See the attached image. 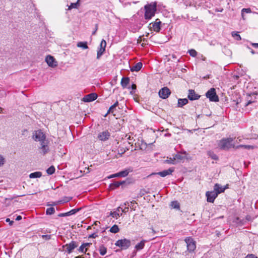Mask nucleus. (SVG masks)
Wrapping results in <instances>:
<instances>
[{"instance_id":"f257e3e1","label":"nucleus","mask_w":258,"mask_h":258,"mask_svg":"<svg viewBox=\"0 0 258 258\" xmlns=\"http://www.w3.org/2000/svg\"><path fill=\"white\" fill-rule=\"evenodd\" d=\"M144 17L146 20H150L155 16L157 11V3L156 2L147 4L144 6Z\"/></svg>"},{"instance_id":"f03ea898","label":"nucleus","mask_w":258,"mask_h":258,"mask_svg":"<svg viewBox=\"0 0 258 258\" xmlns=\"http://www.w3.org/2000/svg\"><path fill=\"white\" fill-rule=\"evenodd\" d=\"M234 139L232 138H223L218 143V146L221 150L228 151L230 148L235 149L236 146L233 143Z\"/></svg>"},{"instance_id":"7ed1b4c3","label":"nucleus","mask_w":258,"mask_h":258,"mask_svg":"<svg viewBox=\"0 0 258 258\" xmlns=\"http://www.w3.org/2000/svg\"><path fill=\"white\" fill-rule=\"evenodd\" d=\"M32 138L35 141L39 142L40 143L46 141L45 135L41 130L35 131L33 134Z\"/></svg>"},{"instance_id":"20e7f679","label":"nucleus","mask_w":258,"mask_h":258,"mask_svg":"<svg viewBox=\"0 0 258 258\" xmlns=\"http://www.w3.org/2000/svg\"><path fill=\"white\" fill-rule=\"evenodd\" d=\"M115 245L120 247L122 249H126L131 246V241L130 239L123 238L117 240Z\"/></svg>"},{"instance_id":"39448f33","label":"nucleus","mask_w":258,"mask_h":258,"mask_svg":"<svg viewBox=\"0 0 258 258\" xmlns=\"http://www.w3.org/2000/svg\"><path fill=\"white\" fill-rule=\"evenodd\" d=\"M206 96L211 101L217 102L219 101V97L216 94L215 89L214 88L209 90L206 93Z\"/></svg>"},{"instance_id":"423d86ee","label":"nucleus","mask_w":258,"mask_h":258,"mask_svg":"<svg viewBox=\"0 0 258 258\" xmlns=\"http://www.w3.org/2000/svg\"><path fill=\"white\" fill-rule=\"evenodd\" d=\"M184 240L186 243L187 250L189 252H193L196 248L195 241L190 237H186Z\"/></svg>"},{"instance_id":"0eeeda50","label":"nucleus","mask_w":258,"mask_h":258,"mask_svg":"<svg viewBox=\"0 0 258 258\" xmlns=\"http://www.w3.org/2000/svg\"><path fill=\"white\" fill-rule=\"evenodd\" d=\"M79 245V243L77 241H72L69 243H67L62 246L63 248H66L65 251L68 253H71L73 250L77 247Z\"/></svg>"},{"instance_id":"6e6552de","label":"nucleus","mask_w":258,"mask_h":258,"mask_svg":"<svg viewBox=\"0 0 258 258\" xmlns=\"http://www.w3.org/2000/svg\"><path fill=\"white\" fill-rule=\"evenodd\" d=\"M170 94L171 91L170 89L167 87L162 88L159 90L158 92L159 97L163 99H167L170 95Z\"/></svg>"},{"instance_id":"1a4fd4ad","label":"nucleus","mask_w":258,"mask_h":258,"mask_svg":"<svg viewBox=\"0 0 258 258\" xmlns=\"http://www.w3.org/2000/svg\"><path fill=\"white\" fill-rule=\"evenodd\" d=\"M174 171V167H171L169 168L167 170H164L163 171L157 172V173H152L150 175H149L148 176H151L153 175H159L160 176L162 177H164L167 175H171Z\"/></svg>"},{"instance_id":"9d476101","label":"nucleus","mask_w":258,"mask_h":258,"mask_svg":"<svg viewBox=\"0 0 258 258\" xmlns=\"http://www.w3.org/2000/svg\"><path fill=\"white\" fill-rule=\"evenodd\" d=\"M217 193L215 191H208L206 193V196L207 197V202L209 203H214L215 199L218 196Z\"/></svg>"},{"instance_id":"9b49d317","label":"nucleus","mask_w":258,"mask_h":258,"mask_svg":"<svg viewBox=\"0 0 258 258\" xmlns=\"http://www.w3.org/2000/svg\"><path fill=\"white\" fill-rule=\"evenodd\" d=\"M161 22L160 21L159 19H156L154 22L151 23L150 24V27L154 31L156 32H159L161 29L160 25Z\"/></svg>"},{"instance_id":"f8f14e48","label":"nucleus","mask_w":258,"mask_h":258,"mask_svg":"<svg viewBox=\"0 0 258 258\" xmlns=\"http://www.w3.org/2000/svg\"><path fill=\"white\" fill-rule=\"evenodd\" d=\"M40 144V147L39 148V149L40 150V153L42 154L43 155H45L49 151V148L48 147V142L47 141H46L45 142H43Z\"/></svg>"},{"instance_id":"ddd939ff","label":"nucleus","mask_w":258,"mask_h":258,"mask_svg":"<svg viewBox=\"0 0 258 258\" xmlns=\"http://www.w3.org/2000/svg\"><path fill=\"white\" fill-rule=\"evenodd\" d=\"M97 98L96 93H92L85 95L82 99V100L85 102H90L96 100Z\"/></svg>"},{"instance_id":"4468645a","label":"nucleus","mask_w":258,"mask_h":258,"mask_svg":"<svg viewBox=\"0 0 258 258\" xmlns=\"http://www.w3.org/2000/svg\"><path fill=\"white\" fill-rule=\"evenodd\" d=\"M228 188V185H226L225 186H221L219 183H216L214 186V190L215 191L218 195L223 192L225 190Z\"/></svg>"},{"instance_id":"2eb2a0df","label":"nucleus","mask_w":258,"mask_h":258,"mask_svg":"<svg viewBox=\"0 0 258 258\" xmlns=\"http://www.w3.org/2000/svg\"><path fill=\"white\" fill-rule=\"evenodd\" d=\"M45 61L49 67H54L57 66L54 58L51 55H47L46 57Z\"/></svg>"},{"instance_id":"dca6fc26","label":"nucleus","mask_w":258,"mask_h":258,"mask_svg":"<svg viewBox=\"0 0 258 258\" xmlns=\"http://www.w3.org/2000/svg\"><path fill=\"white\" fill-rule=\"evenodd\" d=\"M110 136L109 132L105 131L100 133L98 135V138L101 141H105L108 139Z\"/></svg>"},{"instance_id":"f3484780","label":"nucleus","mask_w":258,"mask_h":258,"mask_svg":"<svg viewBox=\"0 0 258 258\" xmlns=\"http://www.w3.org/2000/svg\"><path fill=\"white\" fill-rule=\"evenodd\" d=\"M200 96L196 94L194 90L189 89L188 90V98L190 100H198Z\"/></svg>"},{"instance_id":"a211bd4d","label":"nucleus","mask_w":258,"mask_h":258,"mask_svg":"<svg viewBox=\"0 0 258 258\" xmlns=\"http://www.w3.org/2000/svg\"><path fill=\"white\" fill-rule=\"evenodd\" d=\"M186 152L184 151L182 152L178 153L175 155L174 159L177 160L178 161L184 160L186 158Z\"/></svg>"},{"instance_id":"6ab92c4d","label":"nucleus","mask_w":258,"mask_h":258,"mask_svg":"<svg viewBox=\"0 0 258 258\" xmlns=\"http://www.w3.org/2000/svg\"><path fill=\"white\" fill-rule=\"evenodd\" d=\"M125 183L124 181H114L113 183L110 184L109 187L111 190H114L117 187H118L120 185L124 184Z\"/></svg>"},{"instance_id":"aec40b11","label":"nucleus","mask_w":258,"mask_h":258,"mask_svg":"<svg viewBox=\"0 0 258 258\" xmlns=\"http://www.w3.org/2000/svg\"><path fill=\"white\" fill-rule=\"evenodd\" d=\"M132 171H133L132 169L131 168L125 169L122 171H121L118 172V175L119 177H126V176H127L128 173L130 172H132Z\"/></svg>"},{"instance_id":"412c9836","label":"nucleus","mask_w":258,"mask_h":258,"mask_svg":"<svg viewBox=\"0 0 258 258\" xmlns=\"http://www.w3.org/2000/svg\"><path fill=\"white\" fill-rule=\"evenodd\" d=\"M121 207H118L116 211L114 212H111L110 213V215L113 218H117L122 215V213H120Z\"/></svg>"},{"instance_id":"4be33fe9","label":"nucleus","mask_w":258,"mask_h":258,"mask_svg":"<svg viewBox=\"0 0 258 258\" xmlns=\"http://www.w3.org/2000/svg\"><path fill=\"white\" fill-rule=\"evenodd\" d=\"M142 66V63L141 62H139L137 63L134 66L131 68V71L132 72H138L141 69Z\"/></svg>"},{"instance_id":"5701e85b","label":"nucleus","mask_w":258,"mask_h":258,"mask_svg":"<svg viewBox=\"0 0 258 258\" xmlns=\"http://www.w3.org/2000/svg\"><path fill=\"white\" fill-rule=\"evenodd\" d=\"M130 83V78L128 77H123L121 81V85L122 88H125Z\"/></svg>"},{"instance_id":"b1692460","label":"nucleus","mask_w":258,"mask_h":258,"mask_svg":"<svg viewBox=\"0 0 258 258\" xmlns=\"http://www.w3.org/2000/svg\"><path fill=\"white\" fill-rule=\"evenodd\" d=\"M188 102V99L186 98L179 99L178 100L177 106L179 107H182L183 106L186 105Z\"/></svg>"},{"instance_id":"393cba45","label":"nucleus","mask_w":258,"mask_h":258,"mask_svg":"<svg viewBox=\"0 0 258 258\" xmlns=\"http://www.w3.org/2000/svg\"><path fill=\"white\" fill-rule=\"evenodd\" d=\"M146 240H143L140 243H138L135 246V248L137 250H140L144 248L145 246Z\"/></svg>"},{"instance_id":"a878e982","label":"nucleus","mask_w":258,"mask_h":258,"mask_svg":"<svg viewBox=\"0 0 258 258\" xmlns=\"http://www.w3.org/2000/svg\"><path fill=\"white\" fill-rule=\"evenodd\" d=\"M42 176V173L40 171H36L33 173H31L29 174V178H39Z\"/></svg>"},{"instance_id":"bb28decb","label":"nucleus","mask_w":258,"mask_h":258,"mask_svg":"<svg viewBox=\"0 0 258 258\" xmlns=\"http://www.w3.org/2000/svg\"><path fill=\"white\" fill-rule=\"evenodd\" d=\"M207 155L209 157L213 160H218L219 159L218 156L212 151H208Z\"/></svg>"},{"instance_id":"cd10ccee","label":"nucleus","mask_w":258,"mask_h":258,"mask_svg":"<svg viewBox=\"0 0 258 258\" xmlns=\"http://www.w3.org/2000/svg\"><path fill=\"white\" fill-rule=\"evenodd\" d=\"M99 251L101 255H104L107 252V248L103 245L102 244L99 246Z\"/></svg>"},{"instance_id":"c85d7f7f","label":"nucleus","mask_w":258,"mask_h":258,"mask_svg":"<svg viewBox=\"0 0 258 258\" xmlns=\"http://www.w3.org/2000/svg\"><path fill=\"white\" fill-rule=\"evenodd\" d=\"M77 46L84 49L88 48L87 42H79L77 43Z\"/></svg>"},{"instance_id":"c756f323","label":"nucleus","mask_w":258,"mask_h":258,"mask_svg":"<svg viewBox=\"0 0 258 258\" xmlns=\"http://www.w3.org/2000/svg\"><path fill=\"white\" fill-rule=\"evenodd\" d=\"M240 148H243L245 149H253L254 147L251 145H240L236 146L235 147V149H239Z\"/></svg>"},{"instance_id":"7c9ffc66","label":"nucleus","mask_w":258,"mask_h":258,"mask_svg":"<svg viewBox=\"0 0 258 258\" xmlns=\"http://www.w3.org/2000/svg\"><path fill=\"white\" fill-rule=\"evenodd\" d=\"M119 229L117 225H114L110 228L109 230V231L113 233H116L119 232Z\"/></svg>"},{"instance_id":"2f4dec72","label":"nucleus","mask_w":258,"mask_h":258,"mask_svg":"<svg viewBox=\"0 0 258 258\" xmlns=\"http://www.w3.org/2000/svg\"><path fill=\"white\" fill-rule=\"evenodd\" d=\"M81 210V208H76V209H74L71 210V211L67 212L68 216L75 214L76 213H77V212L80 211Z\"/></svg>"},{"instance_id":"473e14b6","label":"nucleus","mask_w":258,"mask_h":258,"mask_svg":"<svg viewBox=\"0 0 258 258\" xmlns=\"http://www.w3.org/2000/svg\"><path fill=\"white\" fill-rule=\"evenodd\" d=\"M118 105V101H116L113 105H112V106H111L109 109L108 110L107 113H110V112H114L115 110H114V108H116V107Z\"/></svg>"},{"instance_id":"72a5a7b5","label":"nucleus","mask_w":258,"mask_h":258,"mask_svg":"<svg viewBox=\"0 0 258 258\" xmlns=\"http://www.w3.org/2000/svg\"><path fill=\"white\" fill-rule=\"evenodd\" d=\"M55 169L53 166H51L46 170V172L48 175H52L55 172Z\"/></svg>"},{"instance_id":"f704fd0d","label":"nucleus","mask_w":258,"mask_h":258,"mask_svg":"<svg viewBox=\"0 0 258 258\" xmlns=\"http://www.w3.org/2000/svg\"><path fill=\"white\" fill-rule=\"evenodd\" d=\"M105 49L102 48H99V49L97 50V58L99 59L100 56L103 54Z\"/></svg>"},{"instance_id":"c9c22d12","label":"nucleus","mask_w":258,"mask_h":258,"mask_svg":"<svg viewBox=\"0 0 258 258\" xmlns=\"http://www.w3.org/2000/svg\"><path fill=\"white\" fill-rule=\"evenodd\" d=\"M55 212V209L53 207H50L49 208H47L46 211V215H52Z\"/></svg>"},{"instance_id":"e433bc0d","label":"nucleus","mask_w":258,"mask_h":258,"mask_svg":"<svg viewBox=\"0 0 258 258\" xmlns=\"http://www.w3.org/2000/svg\"><path fill=\"white\" fill-rule=\"evenodd\" d=\"M77 250L79 252H82L83 253H86L87 251V249H86L84 245L82 243V245L79 247V248L77 249Z\"/></svg>"},{"instance_id":"4c0bfd02","label":"nucleus","mask_w":258,"mask_h":258,"mask_svg":"<svg viewBox=\"0 0 258 258\" xmlns=\"http://www.w3.org/2000/svg\"><path fill=\"white\" fill-rule=\"evenodd\" d=\"M171 206L174 209H179V204L177 201H172L170 204Z\"/></svg>"},{"instance_id":"58836bf2","label":"nucleus","mask_w":258,"mask_h":258,"mask_svg":"<svg viewBox=\"0 0 258 258\" xmlns=\"http://www.w3.org/2000/svg\"><path fill=\"white\" fill-rule=\"evenodd\" d=\"M232 36L237 40H240L241 39L240 35L237 32H232Z\"/></svg>"},{"instance_id":"ea45409f","label":"nucleus","mask_w":258,"mask_h":258,"mask_svg":"<svg viewBox=\"0 0 258 258\" xmlns=\"http://www.w3.org/2000/svg\"><path fill=\"white\" fill-rule=\"evenodd\" d=\"M136 204H137V202L133 200L132 202H131L129 206H130V207L132 210L135 211V210H136V206H135V205H136Z\"/></svg>"},{"instance_id":"a19ab883","label":"nucleus","mask_w":258,"mask_h":258,"mask_svg":"<svg viewBox=\"0 0 258 258\" xmlns=\"http://www.w3.org/2000/svg\"><path fill=\"white\" fill-rule=\"evenodd\" d=\"M189 55L192 57H196L197 55V52L193 49L188 50Z\"/></svg>"},{"instance_id":"79ce46f5","label":"nucleus","mask_w":258,"mask_h":258,"mask_svg":"<svg viewBox=\"0 0 258 258\" xmlns=\"http://www.w3.org/2000/svg\"><path fill=\"white\" fill-rule=\"evenodd\" d=\"M106 46V41L104 40V39H102L100 44V48H104L105 49Z\"/></svg>"},{"instance_id":"37998d69","label":"nucleus","mask_w":258,"mask_h":258,"mask_svg":"<svg viewBox=\"0 0 258 258\" xmlns=\"http://www.w3.org/2000/svg\"><path fill=\"white\" fill-rule=\"evenodd\" d=\"M166 162L171 164H175L176 163L175 160L174 159V157L173 158H170L169 159L167 160Z\"/></svg>"},{"instance_id":"c03bdc74","label":"nucleus","mask_w":258,"mask_h":258,"mask_svg":"<svg viewBox=\"0 0 258 258\" xmlns=\"http://www.w3.org/2000/svg\"><path fill=\"white\" fill-rule=\"evenodd\" d=\"M244 12H245L246 13H249L251 12V10H250V9L249 8H248V9L243 8V9H242V10L241 11V15H242V17H243V13Z\"/></svg>"},{"instance_id":"a18cd8bd","label":"nucleus","mask_w":258,"mask_h":258,"mask_svg":"<svg viewBox=\"0 0 258 258\" xmlns=\"http://www.w3.org/2000/svg\"><path fill=\"white\" fill-rule=\"evenodd\" d=\"M71 199H72V198H70V197H64L63 198V199L62 200L60 201V202L61 203H67V202H69Z\"/></svg>"},{"instance_id":"49530a36","label":"nucleus","mask_w":258,"mask_h":258,"mask_svg":"<svg viewBox=\"0 0 258 258\" xmlns=\"http://www.w3.org/2000/svg\"><path fill=\"white\" fill-rule=\"evenodd\" d=\"M5 163V159L3 156L0 155V167L2 166Z\"/></svg>"},{"instance_id":"de8ad7c7","label":"nucleus","mask_w":258,"mask_h":258,"mask_svg":"<svg viewBox=\"0 0 258 258\" xmlns=\"http://www.w3.org/2000/svg\"><path fill=\"white\" fill-rule=\"evenodd\" d=\"M78 5V3H71V5L69 7V10H71L73 8H76Z\"/></svg>"},{"instance_id":"09e8293b","label":"nucleus","mask_w":258,"mask_h":258,"mask_svg":"<svg viewBox=\"0 0 258 258\" xmlns=\"http://www.w3.org/2000/svg\"><path fill=\"white\" fill-rule=\"evenodd\" d=\"M41 237L45 240H49L51 238L50 235H42Z\"/></svg>"},{"instance_id":"8fccbe9b","label":"nucleus","mask_w":258,"mask_h":258,"mask_svg":"<svg viewBox=\"0 0 258 258\" xmlns=\"http://www.w3.org/2000/svg\"><path fill=\"white\" fill-rule=\"evenodd\" d=\"M131 88L132 89V91H131V93L132 94H133L135 93L134 90L136 89V85L135 84H133L131 86Z\"/></svg>"},{"instance_id":"3c124183","label":"nucleus","mask_w":258,"mask_h":258,"mask_svg":"<svg viewBox=\"0 0 258 258\" xmlns=\"http://www.w3.org/2000/svg\"><path fill=\"white\" fill-rule=\"evenodd\" d=\"M98 236L97 234L95 233H92L88 236L89 238H95Z\"/></svg>"},{"instance_id":"603ef678","label":"nucleus","mask_w":258,"mask_h":258,"mask_svg":"<svg viewBox=\"0 0 258 258\" xmlns=\"http://www.w3.org/2000/svg\"><path fill=\"white\" fill-rule=\"evenodd\" d=\"M120 210L121 212L123 213H126L128 210V207H125L123 209L122 208H121Z\"/></svg>"},{"instance_id":"864d4df0","label":"nucleus","mask_w":258,"mask_h":258,"mask_svg":"<svg viewBox=\"0 0 258 258\" xmlns=\"http://www.w3.org/2000/svg\"><path fill=\"white\" fill-rule=\"evenodd\" d=\"M83 245H84L86 249H88V248L90 246V245L92 244L91 243H89V242H87V243H83Z\"/></svg>"},{"instance_id":"5fc2aeb1","label":"nucleus","mask_w":258,"mask_h":258,"mask_svg":"<svg viewBox=\"0 0 258 258\" xmlns=\"http://www.w3.org/2000/svg\"><path fill=\"white\" fill-rule=\"evenodd\" d=\"M245 258H257V257L253 254H248Z\"/></svg>"},{"instance_id":"6e6d98bb","label":"nucleus","mask_w":258,"mask_h":258,"mask_svg":"<svg viewBox=\"0 0 258 258\" xmlns=\"http://www.w3.org/2000/svg\"><path fill=\"white\" fill-rule=\"evenodd\" d=\"M235 222L237 223H238V224H241V225L243 224V223H242V221L240 219V218L239 217H237L236 218Z\"/></svg>"},{"instance_id":"4d7b16f0","label":"nucleus","mask_w":258,"mask_h":258,"mask_svg":"<svg viewBox=\"0 0 258 258\" xmlns=\"http://www.w3.org/2000/svg\"><path fill=\"white\" fill-rule=\"evenodd\" d=\"M6 221L7 222L9 223V225H10V226L13 225V224H14V222L13 221H11L9 218H7V219H6Z\"/></svg>"},{"instance_id":"13d9d810","label":"nucleus","mask_w":258,"mask_h":258,"mask_svg":"<svg viewBox=\"0 0 258 258\" xmlns=\"http://www.w3.org/2000/svg\"><path fill=\"white\" fill-rule=\"evenodd\" d=\"M58 217H67L68 216V213H60L58 214Z\"/></svg>"},{"instance_id":"bf43d9fd","label":"nucleus","mask_w":258,"mask_h":258,"mask_svg":"<svg viewBox=\"0 0 258 258\" xmlns=\"http://www.w3.org/2000/svg\"><path fill=\"white\" fill-rule=\"evenodd\" d=\"M119 177L118 175V173H116L115 174H111L110 175L108 178H114V177Z\"/></svg>"},{"instance_id":"052dcab7","label":"nucleus","mask_w":258,"mask_h":258,"mask_svg":"<svg viewBox=\"0 0 258 258\" xmlns=\"http://www.w3.org/2000/svg\"><path fill=\"white\" fill-rule=\"evenodd\" d=\"M251 45L254 48H258V43H251Z\"/></svg>"},{"instance_id":"680f3d73","label":"nucleus","mask_w":258,"mask_h":258,"mask_svg":"<svg viewBox=\"0 0 258 258\" xmlns=\"http://www.w3.org/2000/svg\"><path fill=\"white\" fill-rule=\"evenodd\" d=\"M22 219V217L21 216H18L16 218V221H20Z\"/></svg>"},{"instance_id":"e2e57ef3","label":"nucleus","mask_w":258,"mask_h":258,"mask_svg":"<svg viewBox=\"0 0 258 258\" xmlns=\"http://www.w3.org/2000/svg\"><path fill=\"white\" fill-rule=\"evenodd\" d=\"M241 142V139L240 137L237 138V140H236V143H239Z\"/></svg>"},{"instance_id":"0e129e2a","label":"nucleus","mask_w":258,"mask_h":258,"mask_svg":"<svg viewBox=\"0 0 258 258\" xmlns=\"http://www.w3.org/2000/svg\"><path fill=\"white\" fill-rule=\"evenodd\" d=\"M223 9H216L215 11L216 12H222L223 11Z\"/></svg>"},{"instance_id":"69168bd1","label":"nucleus","mask_w":258,"mask_h":258,"mask_svg":"<svg viewBox=\"0 0 258 258\" xmlns=\"http://www.w3.org/2000/svg\"><path fill=\"white\" fill-rule=\"evenodd\" d=\"M124 205L125 207H126V206H130V204H129V203H128V202H125V203L124 204Z\"/></svg>"},{"instance_id":"338daca9","label":"nucleus","mask_w":258,"mask_h":258,"mask_svg":"<svg viewBox=\"0 0 258 258\" xmlns=\"http://www.w3.org/2000/svg\"><path fill=\"white\" fill-rule=\"evenodd\" d=\"M75 258H84V257L82 256L79 255V256H75Z\"/></svg>"},{"instance_id":"774afa93","label":"nucleus","mask_w":258,"mask_h":258,"mask_svg":"<svg viewBox=\"0 0 258 258\" xmlns=\"http://www.w3.org/2000/svg\"><path fill=\"white\" fill-rule=\"evenodd\" d=\"M251 53L252 54H254L255 53V51L253 50V49H251V51H250Z\"/></svg>"}]
</instances>
